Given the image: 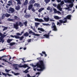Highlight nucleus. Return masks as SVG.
<instances>
[{
  "mask_svg": "<svg viewBox=\"0 0 77 77\" xmlns=\"http://www.w3.org/2000/svg\"><path fill=\"white\" fill-rule=\"evenodd\" d=\"M36 66L37 67L40 68V69H37V71H43L45 69V66L44 64V63L42 61H40L38 63L36 64V65L33 66L34 70V71H36V69L35 68L36 67Z\"/></svg>",
  "mask_w": 77,
  "mask_h": 77,
  "instance_id": "nucleus-1",
  "label": "nucleus"
},
{
  "mask_svg": "<svg viewBox=\"0 0 77 77\" xmlns=\"http://www.w3.org/2000/svg\"><path fill=\"white\" fill-rule=\"evenodd\" d=\"M75 0H64V2L65 3H71V4H70L69 5H66L67 7L68 8H66V9H67L68 11H71V9H69V8H72L73 7V2H74ZM77 1V0H76Z\"/></svg>",
  "mask_w": 77,
  "mask_h": 77,
  "instance_id": "nucleus-2",
  "label": "nucleus"
},
{
  "mask_svg": "<svg viewBox=\"0 0 77 77\" xmlns=\"http://www.w3.org/2000/svg\"><path fill=\"white\" fill-rule=\"evenodd\" d=\"M71 15H68L66 17V18H64L63 20H60L59 21L61 23H65L67 22V19L68 20H71Z\"/></svg>",
  "mask_w": 77,
  "mask_h": 77,
  "instance_id": "nucleus-3",
  "label": "nucleus"
},
{
  "mask_svg": "<svg viewBox=\"0 0 77 77\" xmlns=\"http://www.w3.org/2000/svg\"><path fill=\"white\" fill-rule=\"evenodd\" d=\"M18 26H20V27H21L22 26H23V24H22V23L21 22H20L19 24L18 23V22H16V24H14V27L17 30V29H18L19 27H18Z\"/></svg>",
  "mask_w": 77,
  "mask_h": 77,
  "instance_id": "nucleus-4",
  "label": "nucleus"
},
{
  "mask_svg": "<svg viewBox=\"0 0 77 77\" xmlns=\"http://www.w3.org/2000/svg\"><path fill=\"white\" fill-rule=\"evenodd\" d=\"M5 34H6V32H4V34H2L1 32H0V40L1 42H2V43H3L4 42H5V40L3 38L5 37L7 35H5Z\"/></svg>",
  "mask_w": 77,
  "mask_h": 77,
  "instance_id": "nucleus-5",
  "label": "nucleus"
},
{
  "mask_svg": "<svg viewBox=\"0 0 77 77\" xmlns=\"http://www.w3.org/2000/svg\"><path fill=\"white\" fill-rule=\"evenodd\" d=\"M14 66H16L17 67H19V68H26L27 67H28V65L26 64H24V65L21 66V64H20V65H17V64H14Z\"/></svg>",
  "mask_w": 77,
  "mask_h": 77,
  "instance_id": "nucleus-6",
  "label": "nucleus"
},
{
  "mask_svg": "<svg viewBox=\"0 0 77 77\" xmlns=\"http://www.w3.org/2000/svg\"><path fill=\"white\" fill-rule=\"evenodd\" d=\"M64 1H62L61 2V3L60 4V5H59L57 6V8L60 11H62V8H61L60 6L61 5H64Z\"/></svg>",
  "mask_w": 77,
  "mask_h": 77,
  "instance_id": "nucleus-7",
  "label": "nucleus"
},
{
  "mask_svg": "<svg viewBox=\"0 0 77 77\" xmlns=\"http://www.w3.org/2000/svg\"><path fill=\"white\" fill-rule=\"evenodd\" d=\"M51 28L53 29V30H54V31H57V30L56 26L54 23H52V26H51Z\"/></svg>",
  "mask_w": 77,
  "mask_h": 77,
  "instance_id": "nucleus-8",
  "label": "nucleus"
},
{
  "mask_svg": "<svg viewBox=\"0 0 77 77\" xmlns=\"http://www.w3.org/2000/svg\"><path fill=\"white\" fill-rule=\"evenodd\" d=\"M35 20L36 21H38V22H40L41 23V22H44V21L42 20V19H39L38 18H35Z\"/></svg>",
  "mask_w": 77,
  "mask_h": 77,
  "instance_id": "nucleus-9",
  "label": "nucleus"
},
{
  "mask_svg": "<svg viewBox=\"0 0 77 77\" xmlns=\"http://www.w3.org/2000/svg\"><path fill=\"white\" fill-rule=\"evenodd\" d=\"M29 33L30 34H31V33H32L33 35H34V36H40V35L39 34H35V32H32V30L29 31Z\"/></svg>",
  "mask_w": 77,
  "mask_h": 77,
  "instance_id": "nucleus-10",
  "label": "nucleus"
},
{
  "mask_svg": "<svg viewBox=\"0 0 77 77\" xmlns=\"http://www.w3.org/2000/svg\"><path fill=\"white\" fill-rule=\"evenodd\" d=\"M8 12L9 13H14V8L11 7L9 9V11Z\"/></svg>",
  "mask_w": 77,
  "mask_h": 77,
  "instance_id": "nucleus-11",
  "label": "nucleus"
},
{
  "mask_svg": "<svg viewBox=\"0 0 77 77\" xmlns=\"http://www.w3.org/2000/svg\"><path fill=\"white\" fill-rule=\"evenodd\" d=\"M53 10L55 13H57V14H61V13L59 11H57V10H56V9L55 8H54Z\"/></svg>",
  "mask_w": 77,
  "mask_h": 77,
  "instance_id": "nucleus-12",
  "label": "nucleus"
},
{
  "mask_svg": "<svg viewBox=\"0 0 77 77\" xmlns=\"http://www.w3.org/2000/svg\"><path fill=\"white\" fill-rule=\"evenodd\" d=\"M2 73L3 75H5V77H6L7 76V75H8V76H12V75H10L8 73H7L6 74L3 72H2Z\"/></svg>",
  "mask_w": 77,
  "mask_h": 77,
  "instance_id": "nucleus-13",
  "label": "nucleus"
},
{
  "mask_svg": "<svg viewBox=\"0 0 77 77\" xmlns=\"http://www.w3.org/2000/svg\"><path fill=\"white\" fill-rule=\"evenodd\" d=\"M47 10L50 11L51 12L52 11H53V9H52V8H51V7H48L47 8Z\"/></svg>",
  "mask_w": 77,
  "mask_h": 77,
  "instance_id": "nucleus-14",
  "label": "nucleus"
},
{
  "mask_svg": "<svg viewBox=\"0 0 77 77\" xmlns=\"http://www.w3.org/2000/svg\"><path fill=\"white\" fill-rule=\"evenodd\" d=\"M8 4H7L8 6H11V5H12V1L10 0L8 2Z\"/></svg>",
  "mask_w": 77,
  "mask_h": 77,
  "instance_id": "nucleus-15",
  "label": "nucleus"
},
{
  "mask_svg": "<svg viewBox=\"0 0 77 77\" xmlns=\"http://www.w3.org/2000/svg\"><path fill=\"white\" fill-rule=\"evenodd\" d=\"M33 7V5L32 4H31L29 5V6H28V10L30 11L32 8Z\"/></svg>",
  "mask_w": 77,
  "mask_h": 77,
  "instance_id": "nucleus-16",
  "label": "nucleus"
},
{
  "mask_svg": "<svg viewBox=\"0 0 77 77\" xmlns=\"http://www.w3.org/2000/svg\"><path fill=\"white\" fill-rule=\"evenodd\" d=\"M44 9H45L44 8H41L38 10V12H39L40 13L41 12H42V11H43V10H44Z\"/></svg>",
  "mask_w": 77,
  "mask_h": 77,
  "instance_id": "nucleus-17",
  "label": "nucleus"
},
{
  "mask_svg": "<svg viewBox=\"0 0 77 77\" xmlns=\"http://www.w3.org/2000/svg\"><path fill=\"white\" fill-rule=\"evenodd\" d=\"M49 33H48V34H45V35H43V36H44V37H45L46 38H49V35H50V34H49Z\"/></svg>",
  "mask_w": 77,
  "mask_h": 77,
  "instance_id": "nucleus-18",
  "label": "nucleus"
},
{
  "mask_svg": "<svg viewBox=\"0 0 77 77\" xmlns=\"http://www.w3.org/2000/svg\"><path fill=\"white\" fill-rule=\"evenodd\" d=\"M28 68H27V69H26V70H25V71H24V72H25V73H27V72H29V71H28V69H30V67H28Z\"/></svg>",
  "mask_w": 77,
  "mask_h": 77,
  "instance_id": "nucleus-19",
  "label": "nucleus"
},
{
  "mask_svg": "<svg viewBox=\"0 0 77 77\" xmlns=\"http://www.w3.org/2000/svg\"><path fill=\"white\" fill-rule=\"evenodd\" d=\"M44 19L45 21H46V22H48V21H49V20L50 19V18H49L48 17L47 18L45 17L44 18Z\"/></svg>",
  "mask_w": 77,
  "mask_h": 77,
  "instance_id": "nucleus-20",
  "label": "nucleus"
},
{
  "mask_svg": "<svg viewBox=\"0 0 77 77\" xmlns=\"http://www.w3.org/2000/svg\"><path fill=\"white\" fill-rule=\"evenodd\" d=\"M38 30H40V31H41L42 32H44V31H45V30L42 28H38Z\"/></svg>",
  "mask_w": 77,
  "mask_h": 77,
  "instance_id": "nucleus-21",
  "label": "nucleus"
},
{
  "mask_svg": "<svg viewBox=\"0 0 77 77\" xmlns=\"http://www.w3.org/2000/svg\"><path fill=\"white\" fill-rule=\"evenodd\" d=\"M54 18H55V19H56V20H59V19H60V17L57 16H54Z\"/></svg>",
  "mask_w": 77,
  "mask_h": 77,
  "instance_id": "nucleus-22",
  "label": "nucleus"
},
{
  "mask_svg": "<svg viewBox=\"0 0 77 77\" xmlns=\"http://www.w3.org/2000/svg\"><path fill=\"white\" fill-rule=\"evenodd\" d=\"M35 3V1L34 0H31L29 2V3L31 4H32V3Z\"/></svg>",
  "mask_w": 77,
  "mask_h": 77,
  "instance_id": "nucleus-23",
  "label": "nucleus"
},
{
  "mask_svg": "<svg viewBox=\"0 0 77 77\" xmlns=\"http://www.w3.org/2000/svg\"><path fill=\"white\" fill-rule=\"evenodd\" d=\"M34 6H36V7H39V6H40V5L39 4H37V3H35L34 5Z\"/></svg>",
  "mask_w": 77,
  "mask_h": 77,
  "instance_id": "nucleus-24",
  "label": "nucleus"
},
{
  "mask_svg": "<svg viewBox=\"0 0 77 77\" xmlns=\"http://www.w3.org/2000/svg\"><path fill=\"white\" fill-rule=\"evenodd\" d=\"M28 4V1L27 0H26L24 4V5H27Z\"/></svg>",
  "mask_w": 77,
  "mask_h": 77,
  "instance_id": "nucleus-25",
  "label": "nucleus"
},
{
  "mask_svg": "<svg viewBox=\"0 0 77 77\" xmlns=\"http://www.w3.org/2000/svg\"><path fill=\"white\" fill-rule=\"evenodd\" d=\"M2 27L4 28V29H3V31H5V30H6L7 29H8V27H5L4 26H3Z\"/></svg>",
  "mask_w": 77,
  "mask_h": 77,
  "instance_id": "nucleus-26",
  "label": "nucleus"
},
{
  "mask_svg": "<svg viewBox=\"0 0 77 77\" xmlns=\"http://www.w3.org/2000/svg\"><path fill=\"white\" fill-rule=\"evenodd\" d=\"M40 23H35V26H36V27H37L38 26V25H39Z\"/></svg>",
  "mask_w": 77,
  "mask_h": 77,
  "instance_id": "nucleus-27",
  "label": "nucleus"
},
{
  "mask_svg": "<svg viewBox=\"0 0 77 77\" xmlns=\"http://www.w3.org/2000/svg\"><path fill=\"white\" fill-rule=\"evenodd\" d=\"M3 61H4V62H8V63H9V62L7 61V60H8V59H2Z\"/></svg>",
  "mask_w": 77,
  "mask_h": 77,
  "instance_id": "nucleus-28",
  "label": "nucleus"
},
{
  "mask_svg": "<svg viewBox=\"0 0 77 77\" xmlns=\"http://www.w3.org/2000/svg\"><path fill=\"white\" fill-rule=\"evenodd\" d=\"M12 40H13L12 39H8L7 40V42L8 43H10Z\"/></svg>",
  "mask_w": 77,
  "mask_h": 77,
  "instance_id": "nucleus-29",
  "label": "nucleus"
},
{
  "mask_svg": "<svg viewBox=\"0 0 77 77\" xmlns=\"http://www.w3.org/2000/svg\"><path fill=\"white\" fill-rule=\"evenodd\" d=\"M30 28H31V29H32L33 30H34V32H36V31L35 30V27L33 28V27L32 26H31Z\"/></svg>",
  "mask_w": 77,
  "mask_h": 77,
  "instance_id": "nucleus-30",
  "label": "nucleus"
},
{
  "mask_svg": "<svg viewBox=\"0 0 77 77\" xmlns=\"http://www.w3.org/2000/svg\"><path fill=\"white\" fill-rule=\"evenodd\" d=\"M8 21H15L14 19H10V18H9L7 19Z\"/></svg>",
  "mask_w": 77,
  "mask_h": 77,
  "instance_id": "nucleus-31",
  "label": "nucleus"
},
{
  "mask_svg": "<svg viewBox=\"0 0 77 77\" xmlns=\"http://www.w3.org/2000/svg\"><path fill=\"white\" fill-rule=\"evenodd\" d=\"M29 17H30V14H27L25 16V18H29Z\"/></svg>",
  "mask_w": 77,
  "mask_h": 77,
  "instance_id": "nucleus-32",
  "label": "nucleus"
},
{
  "mask_svg": "<svg viewBox=\"0 0 77 77\" xmlns=\"http://www.w3.org/2000/svg\"><path fill=\"white\" fill-rule=\"evenodd\" d=\"M50 2V0H45V2L46 4H47L48 3H49Z\"/></svg>",
  "mask_w": 77,
  "mask_h": 77,
  "instance_id": "nucleus-33",
  "label": "nucleus"
},
{
  "mask_svg": "<svg viewBox=\"0 0 77 77\" xmlns=\"http://www.w3.org/2000/svg\"><path fill=\"white\" fill-rule=\"evenodd\" d=\"M14 38L16 39H20V37L18 35H14Z\"/></svg>",
  "mask_w": 77,
  "mask_h": 77,
  "instance_id": "nucleus-34",
  "label": "nucleus"
},
{
  "mask_svg": "<svg viewBox=\"0 0 77 77\" xmlns=\"http://www.w3.org/2000/svg\"><path fill=\"white\" fill-rule=\"evenodd\" d=\"M29 33H28L27 32H26V33L24 34V35L25 36H29Z\"/></svg>",
  "mask_w": 77,
  "mask_h": 77,
  "instance_id": "nucleus-35",
  "label": "nucleus"
},
{
  "mask_svg": "<svg viewBox=\"0 0 77 77\" xmlns=\"http://www.w3.org/2000/svg\"><path fill=\"white\" fill-rule=\"evenodd\" d=\"M15 43L14 42H11L10 44V45L11 46H12L13 45H15Z\"/></svg>",
  "mask_w": 77,
  "mask_h": 77,
  "instance_id": "nucleus-36",
  "label": "nucleus"
},
{
  "mask_svg": "<svg viewBox=\"0 0 77 77\" xmlns=\"http://www.w3.org/2000/svg\"><path fill=\"white\" fill-rule=\"evenodd\" d=\"M16 1L17 2V4L18 5H21V2L20 0H16Z\"/></svg>",
  "mask_w": 77,
  "mask_h": 77,
  "instance_id": "nucleus-37",
  "label": "nucleus"
},
{
  "mask_svg": "<svg viewBox=\"0 0 77 77\" xmlns=\"http://www.w3.org/2000/svg\"><path fill=\"white\" fill-rule=\"evenodd\" d=\"M42 24H43V26H50V24H49V23L46 24L42 23Z\"/></svg>",
  "mask_w": 77,
  "mask_h": 77,
  "instance_id": "nucleus-38",
  "label": "nucleus"
},
{
  "mask_svg": "<svg viewBox=\"0 0 77 77\" xmlns=\"http://www.w3.org/2000/svg\"><path fill=\"white\" fill-rule=\"evenodd\" d=\"M15 9L16 10H19L20 9V5H18L17 6L15 7Z\"/></svg>",
  "mask_w": 77,
  "mask_h": 77,
  "instance_id": "nucleus-39",
  "label": "nucleus"
},
{
  "mask_svg": "<svg viewBox=\"0 0 77 77\" xmlns=\"http://www.w3.org/2000/svg\"><path fill=\"white\" fill-rule=\"evenodd\" d=\"M42 53L43 54H44L45 55V57H46L47 56V55L46 54V53H45V51H42Z\"/></svg>",
  "mask_w": 77,
  "mask_h": 77,
  "instance_id": "nucleus-40",
  "label": "nucleus"
},
{
  "mask_svg": "<svg viewBox=\"0 0 77 77\" xmlns=\"http://www.w3.org/2000/svg\"><path fill=\"white\" fill-rule=\"evenodd\" d=\"M7 57V56L5 55H4L3 56H2L1 57H0V60H2V59L3 57Z\"/></svg>",
  "mask_w": 77,
  "mask_h": 77,
  "instance_id": "nucleus-41",
  "label": "nucleus"
},
{
  "mask_svg": "<svg viewBox=\"0 0 77 77\" xmlns=\"http://www.w3.org/2000/svg\"><path fill=\"white\" fill-rule=\"evenodd\" d=\"M5 15V16H6V17H9L10 16V14H8V13H6Z\"/></svg>",
  "mask_w": 77,
  "mask_h": 77,
  "instance_id": "nucleus-42",
  "label": "nucleus"
},
{
  "mask_svg": "<svg viewBox=\"0 0 77 77\" xmlns=\"http://www.w3.org/2000/svg\"><path fill=\"white\" fill-rule=\"evenodd\" d=\"M27 76L28 77H36L35 75H34V76H32V77L30 76V75L29 74L27 75ZM38 77V76H37V77Z\"/></svg>",
  "mask_w": 77,
  "mask_h": 77,
  "instance_id": "nucleus-43",
  "label": "nucleus"
},
{
  "mask_svg": "<svg viewBox=\"0 0 77 77\" xmlns=\"http://www.w3.org/2000/svg\"><path fill=\"white\" fill-rule=\"evenodd\" d=\"M24 24L25 26H27V21H26L24 23Z\"/></svg>",
  "mask_w": 77,
  "mask_h": 77,
  "instance_id": "nucleus-44",
  "label": "nucleus"
},
{
  "mask_svg": "<svg viewBox=\"0 0 77 77\" xmlns=\"http://www.w3.org/2000/svg\"><path fill=\"white\" fill-rule=\"evenodd\" d=\"M11 70H8V69H5V71L6 72H9V71H10Z\"/></svg>",
  "mask_w": 77,
  "mask_h": 77,
  "instance_id": "nucleus-45",
  "label": "nucleus"
},
{
  "mask_svg": "<svg viewBox=\"0 0 77 77\" xmlns=\"http://www.w3.org/2000/svg\"><path fill=\"white\" fill-rule=\"evenodd\" d=\"M23 38H24V37L23 36H22V37H20L19 39L20 41H21L22 40V39H23Z\"/></svg>",
  "mask_w": 77,
  "mask_h": 77,
  "instance_id": "nucleus-46",
  "label": "nucleus"
},
{
  "mask_svg": "<svg viewBox=\"0 0 77 77\" xmlns=\"http://www.w3.org/2000/svg\"><path fill=\"white\" fill-rule=\"evenodd\" d=\"M14 18L15 20H18V17L16 16H15Z\"/></svg>",
  "mask_w": 77,
  "mask_h": 77,
  "instance_id": "nucleus-47",
  "label": "nucleus"
},
{
  "mask_svg": "<svg viewBox=\"0 0 77 77\" xmlns=\"http://www.w3.org/2000/svg\"><path fill=\"white\" fill-rule=\"evenodd\" d=\"M19 74H20V73H14V75H18Z\"/></svg>",
  "mask_w": 77,
  "mask_h": 77,
  "instance_id": "nucleus-48",
  "label": "nucleus"
},
{
  "mask_svg": "<svg viewBox=\"0 0 77 77\" xmlns=\"http://www.w3.org/2000/svg\"><path fill=\"white\" fill-rule=\"evenodd\" d=\"M16 35L17 36H21V34H20V33H17Z\"/></svg>",
  "mask_w": 77,
  "mask_h": 77,
  "instance_id": "nucleus-49",
  "label": "nucleus"
},
{
  "mask_svg": "<svg viewBox=\"0 0 77 77\" xmlns=\"http://www.w3.org/2000/svg\"><path fill=\"white\" fill-rule=\"evenodd\" d=\"M5 14H4L2 17V19H4V18H5Z\"/></svg>",
  "mask_w": 77,
  "mask_h": 77,
  "instance_id": "nucleus-50",
  "label": "nucleus"
},
{
  "mask_svg": "<svg viewBox=\"0 0 77 77\" xmlns=\"http://www.w3.org/2000/svg\"><path fill=\"white\" fill-rule=\"evenodd\" d=\"M14 65H15V64L14 65V66H15V69H18V67H18L15 66Z\"/></svg>",
  "mask_w": 77,
  "mask_h": 77,
  "instance_id": "nucleus-51",
  "label": "nucleus"
},
{
  "mask_svg": "<svg viewBox=\"0 0 77 77\" xmlns=\"http://www.w3.org/2000/svg\"><path fill=\"white\" fill-rule=\"evenodd\" d=\"M32 11L33 12H35V9H34L33 8H32Z\"/></svg>",
  "mask_w": 77,
  "mask_h": 77,
  "instance_id": "nucleus-52",
  "label": "nucleus"
},
{
  "mask_svg": "<svg viewBox=\"0 0 77 77\" xmlns=\"http://www.w3.org/2000/svg\"><path fill=\"white\" fill-rule=\"evenodd\" d=\"M28 42H31V41H32L31 39H29L28 40Z\"/></svg>",
  "mask_w": 77,
  "mask_h": 77,
  "instance_id": "nucleus-53",
  "label": "nucleus"
},
{
  "mask_svg": "<svg viewBox=\"0 0 77 77\" xmlns=\"http://www.w3.org/2000/svg\"><path fill=\"white\" fill-rule=\"evenodd\" d=\"M53 5L54 6H55V7H56V4H53Z\"/></svg>",
  "mask_w": 77,
  "mask_h": 77,
  "instance_id": "nucleus-54",
  "label": "nucleus"
},
{
  "mask_svg": "<svg viewBox=\"0 0 77 77\" xmlns=\"http://www.w3.org/2000/svg\"><path fill=\"white\" fill-rule=\"evenodd\" d=\"M10 36L12 37V38H15V36H14L13 35H10Z\"/></svg>",
  "mask_w": 77,
  "mask_h": 77,
  "instance_id": "nucleus-55",
  "label": "nucleus"
},
{
  "mask_svg": "<svg viewBox=\"0 0 77 77\" xmlns=\"http://www.w3.org/2000/svg\"><path fill=\"white\" fill-rule=\"evenodd\" d=\"M5 50V48L3 49L0 50V51H4V50Z\"/></svg>",
  "mask_w": 77,
  "mask_h": 77,
  "instance_id": "nucleus-56",
  "label": "nucleus"
},
{
  "mask_svg": "<svg viewBox=\"0 0 77 77\" xmlns=\"http://www.w3.org/2000/svg\"><path fill=\"white\" fill-rule=\"evenodd\" d=\"M23 33H24V31H22L21 32V34L20 35H22V34H23Z\"/></svg>",
  "mask_w": 77,
  "mask_h": 77,
  "instance_id": "nucleus-57",
  "label": "nucleus"
},
{
  "mask_svg": "<svg viewBox=\"0 0 77 77\" xmlns=\"http://www.w3.org/2000/svg\"><path fill=\"white\" fill-rule=\"evenodd\" d=\"M40 74V73L39 72H38L36 73V75H37V74Z\"/></svg>",
  "mask_w": 77,
  "mask_h": 77,
  "instance_id": "nucleus-58",
  "label": "nucleus"
},
{
  "mask_svg": "<svg viewBox=\"0 0 77 77\" xmlns=\"http://www.w3.org/2000/svg\"><path fill=\"white\" fill-rule=\"evenodd\" d=\"M59 24H60V23L58 22H57V25H59Z\"/></svg>",
  "mask_w": 77,
  "mask_h": 77,
  "instance_id": "nucleus-59",
  "label": "nucleus"
},
{
  "mask_svg": "<svg viewBox=\"0 0 77 77\" xmlns=\"http://www.w3.org/2000/svg\"><path fill=\"white\" fill-rule=\"evenodd\" d=\"M5 7H6V8H9V6H8V5H6V6H5Z\"/></svg>",
  "mask_w": 77,
  "mask_h": 77,
  "instance_id": "nucleus-60",
  "label": "nucleus"
},
{
  "mask_svg": "<svg viewBox=\"0 0 77 77\" xmlns=\"http://www.w3.org/2000/svg\"><path fill=\"white\" fill-rule=\"evenodd\" d=\"M60 0H57V2H58V3H59V2H60Z\"/></svg>",
  "mask_w": 77,
  "mask_h": 77,
  "instance_id": "nucleus-61",
  "label": "nucleus"
},
{
  "mask_svg": "<svg viewBox=\"0 0 77 77\" xmlns=\"http://www.w3.org/2000/svg\"><path fill=\"white\" fill-rule=\"evenodd\" d=\"M50 21H53V20L52 19H50Z\"/></svg>",
  "mask_w": 77,
  "mask_h": 77,
  "instance_id": "nucleus-62",
  "label": "nucleus"
},
{
  "mask_svg": "<svg viewBox=\"0 0 77 77\" xmlns=\"http://www.w3.org/2000/svg\"><path fill=\"white\" fill-rule=\"evenodd\" d=\"M0 2H1V3H3V1H2V0H1L0 1Z\"/></svg>",
  "mask_w": 77,
  "mask_h": 77,
  "instance_id": "nucleus-63",
  "label": "nucleus"
},
{
  "mask_svg": "<svg viewBox=\"0 0 77 77\" xmlns=\"http://www.w3.org/2000/svg\"><path fill=\"white\" fill-rule=\"evenodd\" d=\"M26 49H27L26 48H23V49H24V50H26Z\"/></svg>",
  "mask_w": 77,
  "mask_h": 77,
  "instance_id": "nucleus-64",
  "label": "nucleus"
}]
</instances>
